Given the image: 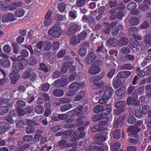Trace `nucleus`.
<instances>
[{"instance_id": "1", "label": "nucleus", "mask_w": 151, "mask_h": 151, "mask_svg": "<svg viewBox=\"0 0 151 151\" xmlns=\"http://www.w3.org/2000/svg\"><path fill=\"white\" fill-rule=\"evenodd\" d=\"M87 101L85 100L84 101V104L82 106H79L73 110L71 111V112H73V114L75 115V117L76 116L79 117L76 119L77 125H81L83 124L84 122L82 120L84 119V114H86L88 109ZM71 113L70 112L69 113Z\"/></svg>"}, {"instance_id": "2", "label": "nucleus", "mask_w": 151, "mask_h": 151, "mask_svg": "<svg viewBox=\"0 0 151 151\" xmlns=\"http://www.w3.org/2000/svg\"><path fill=\"white\" fill-rule=\"evenodd\" d=\"M103 91H104V93L100 97L99 102L101 104H106L112 96L114 93V90L111 87H102L99 90V94L101 93Z\"/></svg>"}, {"instance_id": "3", "label": "nucleus", "mask_w": 151, "mask_h": 151, "mask_svg": "<svg viewBox=\"0 0 151 151\" xmlns=\"http://www.w3.org/2000/svg\"><path fill=\"white\" fill-rule=\"evenodd\" d=\"M62 33V29L58 23H55L50 28L48 31L49 35L55 38H59Z\"/></svg>"}, {"instance_id": "4", "label": "nucleus", "mask_w": 151, "mask_h": 151, "mask_svg": "<svg viewBox=\"0 0 151 151\" xmlns=\"http://www.w3.org/2000/svg\"><path fill=\"white\" fill-rule=\"evenodd\" d=\"M126 106V102L124 101H120L116 102L115 105V107L117 108L114 110L115 114L119 115L124 111Z\"/></svg>"}, {"instance_id": "5", "label": "nucleus", "mask_w": 151, "mask_h": 151, "mask_svg": "<svg viewBox=\"0 0 151 151\" xmlns=\"http://www.w3.org/2000/svg\"><path fill=\"white\" fill-rule=\"evenodd\" d=\"M141 129L140 128L134 125L129 127L127 129V132H130L128 134V136L137 138L139 137V135L137 133L139 132Z\"/></svg>"}, {"instance_id": "6", "label": "nucleus", "mask_w": 151, "mask_h": 151, "mask_svg": "<svg viewBox=\"0 0 151 151\" xmlns=\"http://www.w3.org/2000/svg\"><path fill=\"white\" fill-rule=\"evenodd\" d=\"M27 123L28 126L26 128V133L30 134L35 132L36 126L37 124L35 122L31 120H28Z\"/></svg>"}, {"instance_id": "7", "label": "nucleus", "mask_w": 151, "mask_h": 151, "mask_svg": "<svg viewBox=\"0 0 151 151\" xmlns=\"http://www.w3.org/2000/svg\"><path fill=\"white\" fill-rule=\"evenodd\" d=\"M125 117V115H121L116 120L114 121L113 127L116 128H118L119 126L120 127H122L124 124V120Z\"/></svg>"}, {"instance_id": "8", "label": "nucleus", "mask_w": 151, "mask_h": 151, "mask_svg": "<svg viewBox=\"0 0 151 151\" xmlns=\"http://www.w3.org/2000/svg\"><path fill=\"white\" fill-rule=\"evenodd\" d=\"M24 47L29 50L31 56H34L36 57H39L42 55L40 50H39L36 48H35L33 50L32 47L31 45H25Z\"/></svg>"}, {"instance_id": "9", "label": "nucleus", "mask_w": 151, "mask_h": 151, "mask_svg": "<svg viewBox=\"0 0 151 151\" xmlns=\"http://www.w3.org/2000/svg\"><path fill=\"white\" fill-rule=\"evenodd\" d=\"M67 78L65 76L55 81L54 85L56 87H61L65 86L67 84Z\"/></svg>"}, {"instance_id": "10", "label": "nucleus", "mask_w": 151, "mask_h": 151, "mask_svg": "<svg viewBox=\"0 0 151 151\" xmlns=\"http://www.w3.org/2000/svg\"><path fill=\"white\" fill-rule=\"evenodd\" d=\"M96 58L95 54L93 52H90L86 58L85 61L87 65H90L94 61Z\"/></svg>"}, {"instance_id": "11", "label": "nucleus", "mask_w": 151, "mask_h": 151, "mask_svg": "<svg viewBox=\"0 0 151 151\" xmlns=\"http://www.w3.org/2000/svg\"><path fill=\"white\" fill-rule=\"evenodd\" d=\"M79 27L78 25L74 24L69 27L67 32V35L70 36L75 33L78 30Z\"/></svg>"}, {"instance_id": "12", "label": "nucleus", "mask_w": 151, "mask_h": 151, "mask_svg": "<svg viewBox=\"0 0 151 151\" xmlns=\"http://www.w3.org/2000/svg\"><path fill=\"white\" fill-rule=\"evenodd\" d=\"M107 129L104 131V132H101V134L96 135L95 139L96 140L100 141L99 142L105 141L107 139L108 134V132L107 131Z\"/></svg>"}, {"instance_id": "13", "label": "nucleus", "mask_w": 151, "mask_h": 151, "mask_svg": "<svg viewBox=\"0 0 151 151\" xmlns=\"http://www.w3.org/2000/svg\"><path fill=\"white\" fill-rule=\"evenodd\" d=\"M80 84L77 82H74L70 84L68 86V91L70 92L75 93L79 89Z\"/></svg>"}, {"instance_id": "14", "label": "nucleus", "mask_w": 151, "mask_h": 151, "mask_svg": "<svg viewBox=\"0 0 151 151\" xmlns=\"http://www.w3.org/2000/svg\"><path fill=\"white\" fill-rule=\"evenodd\" d=\"M65 134L68 137L71 138H74L75 141H76L78 139V132L77 131H73L72 129L67 130L65 132Z\"/></svg>"}, {"instance_id": "15", "label": "nucleus", "mask_w": 151, "mask_h": 151, "mask_svg": "<svg viewBox=\"0 0 151 151\" xmlns=\"http://www.w3.org/2000/svg\"><path fill=\"white\" fill-rule=\"evenodd\" d=\"M100 70V68L99 65L93 64L91 66V67L89 68L88 72L90 74L93 75L98 73Z\"/></svg>"}, {"instance_id": "16", "label": "nucleus", "mask_w": 151, "mask_h": 151, "mask_svg": "<svg viewBox=\"0 0 151 151\" xmlns=\"http://www.w3.org/2000/svg\"><path fill=\"white\" fill-rule=\"evenodd\" d=\"M123 29V25L121 24H118L112 28L111 30V34L114 36H116L119 33V31L122 30Z\"/></svg>"}, {"instance_id": "17", "label": "nucleus", "mask_w": 151, "mask_h": 151, "mask_svg": "<svg viewBox=\"0 0 151 151\" xmlns=\"http://www.w3.org/2000/svg\"><path fill=\"white\" fill-rule=\"evenodd\" d=\"M10 78L12 83L15 85L17 81L20 79V76L19 73H11L10 74Z\"/></svg>"}, {"instance_id": "18", "label": "nucleus", "mask_w": 151, "mask_h": 151, "mask_svg": "<svg viewBox=\"0 0 151 151\" xmlns=\"http://www.w3.org/2000/svg\"><path fill=\"white\" fill-rule=\"evenodd\" d=\"M23 70V68L16 62H13L12 65V70L13 73H19L20 70Z\"/></svg>"}, {"instance_id": "19", "label": "nucleus", "mask_w": 151, "mask_h": 151, "mask_svg": "<svg viewBox=\"0 0 151 151\" xmlns=\"http://www.w3.org/2000/svg\"><path fill=\"white\" fill-rule=\"evenodd\" d=\"M132 73L129 71H123L120 72L117 74L116 77L121 78H126L131 75Z\"/></svg>"}, {"instance_id": "20", "label": "nucleus", "mask_w": 151, "mask_h": 151, "mask_svg": "<svg viewBox=\"0 0 151 151\" xmlns=\"http://www.w3.org/2000/svg\"><path fill=\"white\" fill-rule=\"evenodd\" d=\"M73 62L69 61L65 63V65L69 67V72L73 74H76V68L75 66L72 65Z\"/></svg>"}, {"instance_id": "21", "label": "nucleus", "mask_w": 151, "mask_h": 151, "mask_svg": "<svg viewBox=\"0 0 151 151\" xmlns=\"http://www.w3.org/2000/svg\"><path fill=\"white\" fill-rule=\"evenodd\" d=\"M17 60L20 64V66L23 67V69H24V67L26 66L28 64L27 60L21 55L18 56Z\"/></svg>"}, {"instance_id": "22", "label": "nucleus", "mask_w": 151, "mask_h": 151, "mask_svg": "<svg viewBox=\"0 0 151 151\" xmlns=\"http://www.w3.org/2000/svg\"><path fill=\"white\" fill-rule=\"evenodd\" d=\"M0 65L4 68H8L11 65V62L8 59L3 58L0 60Z\"/></svg>"}, {"instance_id": "23", "label": "nucleus", "mask_w": 151, "mask_h": 151, "mask_svg": "<svg viewBox=\"0 0 151 151\" xmlns=\"http://www.w3.org/2000/svg\"><path fill=\"white\" fill-rule=\"evenodd\" d=\"M71 111H69L66 113V114H59L58 116V119L63 120L67 118H68L69 117H70L71 118L75 117V115H74V114H72L73 112H72L71 114L70 113H69L70 112H71Z\"/></svg>"}, {"instance_id": "24", "label": "nucleus", "mask_w": 151, "mask_h": 151, "mask_svg": "<svg viewBox=\"0 0 151 151\" xmlns=\"http://www.w3.org/2000/svg\"><path fill=\"white\" fill-rule=\"evenodd\" d=\"M100 126L98 124V125L93 126L91 128V130L92 132H102L106 129V128Z\"/></svg>"}, {"instance_id": "25", "label": "nucleus", "mask_w": 151, "mask_h": 151, "mask_svg": "<svg viewBox=\"0 0 151 151\" xmlns=\"http://www.w3.org/2000/svg\"><path fill=\"white\" fill-rule=\"evenodd\" d=\"M86 95L85 92L83 91H81L78 92L76 95L74 99L75 101H78L84 97Z\"/></svg>"}, {"instance_id": "26", "label": "nucleus", "mask_w": 151, "mask_h": 151, "mask_svg": "<svg viewBox=\"0 0 151 151\" xmlns=\"http://www.w3.org/2000/svg\"><path fill=\"white\" fill-rule=\"evenodd\" d=\"M116 77L114 78L112 81L113 86L114 88H117L120 87L122 83L120 78Z\"/></svg>"}, {"instance_id": "27", "label": "nucleus", "mask_w": 151, "mask_h": 151, "mask_svg": "<svg viewBox=\"0 0 151 151\" xmlns=\"http://www.w3.org/2000/svg\"><path fill=\"white\" fill-rule=\"evenodd\" d=\"M129 42L131 48L134 51H135V48L137 46L140 45L139 42L134 38H131Z\"/></svg>"}, {"instance_id": "28", "label": "nucleus", "mask_w": 151, "mask_h": 151, "mask_svg": "<svg viewBox=\"0 0 151 151\" xmlns=\"http://www.w3.org/2000/svg\"><path fill=\"white\" fill-rule=\"evenodd\" d=\"M109 120V118L105 116H102L101 115L100 122L99 123L98 125L100 126H105L107 123V122Z\"/></svg>"}, {"instance_id": "29", "label": "nucleus", "mask_w": 151, "mask_h": 151, "mask_svg": "<svg viewBox=\"0 0 151 151\" xmlns=\"http://www.w3.org/2000/svg\"><path fill=\"white\" fill-rule=\"evenodd\" d=\"M128 22L131 25L134 26L138 25L140 22L139 18L135 17H130Z\"/></svg>"}, {"instance_id": "30", "label": "nucleus", "mask_w": 151, "mask_h": 151, "mask_svg": "<svg viewBox=\"0 0 151 151\" xmlns=\"http://www.w3.org/2000/svg\"><path fill=\"white\" fill-rule=\"evenodd\" d=\"M9 128V124L8 123L4 121L0 122V128L4 132L7 131Z\"/></svg>"}, {"instance_id": "31", "label": "nucleus", "mask_w": 151, "mask_h": 151, "mask_svg": "<svg viewBox=\"0 0 151 151\" xmlns=\"http://www.w3.org/2000/svg\"><path fill=\"white\" fill-rule=\"evenodd\" d=\"M11 43L13 49V52L16 55L18 54L20 49L19 46L16 42H11Z\"/></svg>"}, {"instance_id": "32", "label": "nucleus", "mask_w": 151, "mask_h": 151, "mask_svg": "<svg viewBox=\"0 0 151 151\" xmlns=\"http://www.w3.org/2000/svg\"><path fill=\"white\" fill-rule=\"evenodd\" d=\"M64 93L63 90L59 88H56L53 91V95L55 97H60L63 96Z\"/></svg>"}, {"instance_id": "33", "label": "nucleus", "mask_w": 151, "mask_h": 151, "mask_svg": "<svg viewBox=\"0 0 151 151\" xmlns=\"http://www.w3.org/2000/svg\"><path fill=\"white\" fill-rule=\"evenodd\" d=\"M104 75V73H100L98 76H92L91 79V82L94 83H97L99 80L101 79Z\"/></svg>"}, {"instance_id": "34", "label": "nucleus", "mask_w": 151, "mask_h": 151, "mask_svg": "<svg viewBox=\"0 0 151 151\" xmlns=\"http://www.w3.org/2000/svg\"><path fill=\"white\" fill-rule=\"evenodd\" d=\"M118 45L119 46L125 45L128 42V39L126 37H123L120 38L118 41Z\"/></svg>"}, {"instance_id": "35", "label": "nucleus", "mask_w": 151, "mask_h": 151, "mask_svg": "<svg viewBox=\"0 0 151 151\" xmlns=\"http://www.w3.org/2000/svg\"><path fill=\"white\" fill-rule=\"evenodd\" d=\"M80 42V40L75 35L72 36L70 40V43L72 46L77 45Z\"/></svg>"}, {"instance_id": "36", "label": "nucleus", "mask_w": 151, "mask_h": 151, "mask_svg": "<svg viewBox=\"0 0 151 151\" xmlns=\"http://www.w3.org/2000/svg\"><path fill=\"white\" fill-rule=\"evenodd\" d=\"M39 69L40 70L44 71L45 73L48 72L50 71V68H49L46 64L43 63H41L40 64V67Z\"/></svg>"}, {"instance_id": "37", "label": "nucleus", "mask_w": 151, "mask_h": 151, "mask_svg": "<svg viewBox=\"0 0 151 151\" xmlns=\"http://www.w3.org/2000/svg\"><path fill=\"white\" fill-rule=\"evenodd\" d=\"M108 45L111 46L116 47L118 45L117 40L115 38H111L109 39L107 42Z\"/></svg>"}, {"instance_id": "38", "label": "nucleus", "mask_w": 151, "mask_h": 151, "mask_svg": "<svg viewBox=\"0 0 151 151\" xmlns=\"http://www.w3.org/2000/svg\"><path fill=\"white\" fill-rule=\"evenodd\" d=\"M144 43L147 45H151V34H146L144 37Z\"/></svg>"}, {"instance_id": "39", "label": "nucleus", "mask_w": 151, "mask_h": 151, "mask_svg": "<svg viewBox=\"0 0 151 151\" xmlns=\"http://www.w3.org/2000/svg\"><path fill=\"white\" fill-rule=\"evenodd\" d=\"M35 110L36 113L38 114H42L43 113L44 109L42 105H38L35 106Z\"/></svg>"}, {"instance_id": "40", "label": "nucleus", "mask_w": 151, "mask_h": 151, "mask_svg": "<svg viewBox=\"0 0 151 151\" xmlns=\"http://www.w3.org/2000/svg\"><path fill=\"white\" fill-rule=\"evenodd\" d=\"M104 109V106L102 105H98L96 106L93 109V111L96 113H99L103 111Z\"/></svg>"}, {"instance_id": "41", "label": "nucleus", "mask_w": 151, "mask_h": 151, "mask_svg": "<svg viewBox=\"0 0 151 151\" xmlns=\"http://www.w3.org/2000/svg\"><path fill=\"white\" fill-rule=\"evenodd\" d=\"M113 138L116 139H119L121 137V132L119 129H116L112 133Z\"/></svg>"}, {"instance_id": "42", "label": "nucleus", "mask_w": 151, "mask_h": 151, "mask_svg": "<svg viewBox=\"0 0 151 151\" xmlns=\"http://www.w3.org/2000/svg\"><path fill=\"white\" fill-rule=\"evenodd\" d=\"M24 10L22 9H19L16 10L15 12V16L17 17H21L24 16L25 14Z\"/></svg>"}, {"instance_id": "43", "label": "nucleus", "mask_w": 151, "mask_h": 151, "mask_svg": "<svg viewBox=\"0 0 151 151\" xmlns=\"http://www.w3.org/2000/svg\"><path fill=\"white\" fill-rule=\"evenodd\" d=\"M72 107V104L70 103L62 105L60 107V109L61 111L65 112L70 109Z\"/></svg>"}, {"instance_id": "44", "label": "nucleus", "mask_w": 151, "mask_h": 151, "mask_svg": "<svg viewBox=\"0 0 151 151\" xmlns=\"http://www.w3.org/2000/svg\"><path fill=\"white\" fill-rule=\"evenodd\" d=\"M37 62L38 60L36 57L30 55L29 58V65L31 66L35 65L37 64Z\"/></svg>"}, {"instance_id": "45", "label": "nucleus", "mask_w": 151, "mask_h": 151, "mask_svg": "<svg viewBox=\"0 0 151 151\" xmlns=\"http://www.w3.org/2000/svg\"><path fill=\"white\" fill-rule=\"evenodd\" d=\"M128 9L130 11H133L137 7L136 3L134 2H131L129 3L127 6Z\"/></svg>"}, {"instance_id": "46", "label": "nucleus", "mask_w": 151, "mask_h": 151, "mask_svg": "<svg viewBox=\"0 0 151 151\" xmlns=\"http://www.w3.org/2000/svg\"><path fill=\"white\" fill-rule=\"evenodd\" d=\"M126 87L125 86L121 87L116 91V94L118 96H121L124 94L125 91Z\"/></svg>"}, {"instance_id": "47", "label": "nucleus", "mask_w": 151, "mask_h": 151, "mask_svg": "<svg viewBox=\"0 0 151 151\" xmlns=\"http://www.w3.org/2000/svg\"><path fill=\"white\" fill-rule=\"evenodd\" d=\"M52 44L48 41H45L43 43V47L44 50L46 51H48L51 47Z\"/></svg>"}, {"instance_id": "48", "label": "nucleus", "mask_w": 151, "mask_h": 151, "mask_svg": "<svg viewBox=\"0 0 151 151\" xmlns=\"http://www.w3.org/2000/svg\"><path fill=\"white\" fill-rule=\"evenodd\" d=\"M122 69V70H132L134 68V67L130 63L124 64L121 66Z\"/></svg>"}, {"instance_id": "49", "label": "nucleus", "mask_w": 151, "mask_h": 151, "mask_svg": "<svg viewBox=\"0 0 151 151\" xmlns=\"http://www.w3.org/2000/svg\"><path fill=\"white\" fill-rule=\"evenodd\" d=\"M3 50L5 53L9 54L11 52L12 48L9 45L5 44L3 47Z\"/></svg>"}, {"instance_id": "50", "label": "nucleus", "mask_w": 151, "mask_h": 151, "mask_svg": "<svg viewBox=\"0 0 151 151\" xmlns=\"http://www.w3.org/2000/svg\"><path fill=\"white\" fill-rule=\"evenodd\" d=\"M104 85V83L103 82H101L99 83H94L92 86V88L93 90H97L102 88L101 87Z\"/></svg>"}, {"instance_id": "51", "label": "nucleus", "mask_w": 151, "mask_h": 151, "mask_svg": "<svg viewBox=\"0 0 151 151\" xmlns=\"http://www.w3.org/2000/svg\"><path fill=\"white\" fill-rule=\"evenodd\" d=\"M87 35V33L85 30H84L81 32L77 36L78 38L80 40H84L86 37Z\"/></svg>"}, {"instance_id": "52", "label": "nucleus", "mask_w": 151, "mask_h": 151, "mask_svg": "<svg viewBox=\"0 0 151 151\" xmlns=\"http://www.w3.org/2000/svg\"><path fill=\"white\" fill-rule=\"evenodd\" d=\"M32 70L31 69L26 70L23 73L22 78L24 79H27L30 77Z\"/></svg>"}, {"instance_id": "53", "label": "nucleus", "mask_w": 151, "mask_h": 151, "mask_svg": "<svg viewBox=\"0 0 151 151\" xmlns=\"http://www.w3.org/2000/svg\"><path fill=\"white\" fill-rule=\"evenodd\" d=\"M9 109L8 106H2L0 107V115H2L9 111Z\"/></svg>"}, {"instance_id": "54", "label": "nucleus", "mask_w": 151, "mask_h": 151, "mask_svg": "<svg viewBox=\"0 0 151 151\" xmlns=\"http://www.w3.org/2000/svg\"><path fill=\"white\" fill-rule=\"evenodd\" d=\"M78 53L81 56H84L87 53L86 49L84 47H81L78 50Z\"/></svg>"}, {"instance_id": "55", "label": "nucleus", "mask_w": 151, "mask_h": 151, "mask_svg": "<svg viewBox=\"0 0 151 151\" xmlns=\"http://www.w3.org/2000/svg\"><path fill=\"white\" fill-rule=\"evenodd\" d=\"M112 108H107L104 109L102 112L101 114L102 116L107 115L109 114L111 112Z\"/></svg>"}, {"instance_id": "56", "label": "nucleus", "mask_w": 151, "mask_h": 151, "mask_svg": "<svg viewBox=\"0 0 151 151\" xmlns=\"http://www.w3.org/2000/svg\"><path fill=\"white\" fill-rule=\"evenodd\" d=\"M58 7L60 12H63L66 9V4L63 2H61L58 4Z\"/></svg>"}, {"instance_id": "57", "label": "nucleus", "mask_w": 151, "mask_h": 151, "mask_svg": "<svg viewBox=\"0 0 151 151\" xmlns=\"http://www.w3.org/2000/svg\"><path fill=\"white\" fill-rule=\"evenodd\" d=\"M17 107L19 108H22L24 107L26 105L25 101L22 100H19L16 103Z\"/></svg>"}, {"instance_id": "58", "label": "nucleus", "mask_w": 151, "mask_h": 151, "mask_svg": "<svg viewBox=\"0 0 151 151\" xmlns=\"http://www.w3.org/2000/svg\"><path fill=\"white\" fill-rule=\"evenodd\" d=\"M8 4L3 1H0V10H5L7 8Z\"/></svg>"}, {"instance_id": "59", "label": "nucleus", "mask_w": 151, "mask_h": 151, "mask_svg": "<svg viewBox=\"0 0 151 151\" xmlns=\"http://www.w3.org/2000/svg\"><path fill=\"white\" fill-rule=\"evenodd\" d=\"M150 26V24L148 22L145 21L139 26V27L140 29H145L148 28Z\"/></svg>"}, {"instance_id": "60", "label": "nucleus", "mask_w": 151, "mask_h": 151, "mask_svg": "<svg viewBox=\"0 0 151 151\" xmlns=\"http://www.w3.org/2000/svg\"><path fill=\"white\" fill-rule=\"evenodd\" d=\"M86 4L85 0H77L76 5L77 7H83Z\"/></svg>"}, {"instance_id": "61", "label": "nucleus", "mask_w": 151, "mask_h": 151, "mask_svg": "<svg viewBox=\"0 0 151 151\" xmlns=\"http://www.w3.org/2000/svg\"><path fill=\"white\" fill-rule=\"evenodd\" d=\"M121 147V145L119 142L115 143L113 145L112 147L113 151H119Z\"/></svg>"}, {"instance_id": "62", "label": "nucleus", "mask_w": 151, "mask_h": 151, "mask_svg": "<svg viewBox=\"0 0 151 151\" xmlns=\"http://www.w3.org/2000/svg\"><path fill=\"white\" fill-rule=\"evenodd\" d=\"M62 75V73L61 72L56 70L53 72L52 77L54 79H56L61 77Z\"/></svg>"}, {"instance_id": "63", "label": "nucleus", "mask_w": 151, "mask_h": 151, "mask_svg": "<svg viewBox=\"0 0 151 151\" xmlns=\"http://www.w3.org/2000/svg\"><path fill=\"white\" fill-rule=\"evenodd\" d=\"M138 30V29L136 27H131L128 29L130 34L133 35V34H135V33H137Z\"/></svg>"}, {"instance_id": "64", "label": "nucleus", "mask_w": 151, "mask_h": 151, "mask_svg": "<svg viewBox=\"0 0 151 151\" xmlns=\"http://www.w3.org/2000/svg\"><path fill=\"white\" fill-rule=\"evenodd\" d=\"M97 144L99 145H101V146L104 150V151H108V147L106 143H103L102 142H98Z\"/></svg>"}]
</instances>
